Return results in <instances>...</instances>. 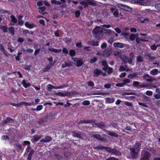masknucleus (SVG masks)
<instances>
[{
  "instance_id": "obj_36",
  "label": "nucleus",
  "mask_w": 160,
  "mask_h": 160,
  "mask_svg": "<svg viewBox=\"0 0 160 160\" xmlns=\"http://www.w3.org/2000/svg\"><path fill=\"white\" fill-rule=\"evenodd\" d=\"M1 139L3 141L8 140L9 139V138L8 136L7 135H4L2 136L1 137Z\"/></svg>"
},
{
  "instance_id": "obj_50",
  "label": "nucleus",
  "mask_w": 160,
  "mask_h": 160,
  "mask_svg": "<svg viewBox=\"0 0 160 160\" xmlns=\"http://www.w3.org/2000/svg\"><path fill=\"white\" fill-rule=\"evenodd\" d=\"M46 9V8L45 7H40L39 8V11L40 12L42 13Z\"/></svg>"
},
{
  "instance_id": "obj_58",
  "label": "nucleus",
  "mask_w": 160,
  "mask_h": 160,
  "mask_svg": "<svg viewBox=\"0 0 160 160\" xmlns=\"http://www.w3.org/2000/svg\"><path fill=\"white\" fill-rule=\"evenodd\" d=\"M140 22H142L143 23L145 22L146 21H148V19L147 18H141L139 20Z\"/></svg>"
},
{
  "instance_id": "obj_55",
  "label": "nucleus",
  "mask_w": 160,
  "mask_h": 160,
  "mask_svg": "<svg viewBox=\"0 0 160 160\" xmlns=\"http://www.w3.org/2000/svg\"><path fill=\"white\" fill-rule=\"evenodd\" d=\"M71 153L69 152H65L64 153V156L65 157L67 158H68L70 156Z\"/></svg>"
},
{
  "instance_id": "obj_25",
  "label": "nucleus",
  "mask_w": 160,
  "mask_h": 160,
  "mask_svg": "<svg viewBox=\"0 0 160 160\" xmlns=\"http://www.w3.org/2000/svg\"><path fill=\"white\" fill-rule=\"evenodd\" d=\"M113 46L115 47L122 48L123 47V44L120 42H115L114 43Z\"/></svg>"
},
{
  "instance_id": "obj_7",
  "label": "nucleus",
  "mask_w": 160,
  "mask_h": 160,
  "mask_svg": "<svg viewBox=\"0 0 160 160\" xmlns=\"http://www.w3.org/2000/svg\"><path fill=\"white\" fill-rule=\"evenodd\" d=\"M55 95L61 97H65L69 96L70 95V93L67 91H63L56 93Z\"/></svg>"
},
{
  "instance_id": "obj_23",
  "label": "nucleus",
  "mask_w": 160,
  "mask_h": 160,
  "mask_svg": "<svg viewBox=\"0 0 160 160\" xmlns=\"http://www.w3.org/2000/svg\"><path fill=\"white\" fill-rule=\"evenodd\" d=\"M25 25L26 27L30 29L33 28L35 26L34 24L32 23H29L27 22L25 23Z\"/></svg>"
},
{
  "instance_id": "obj_46",
  "label": "nucleus",
  "mask_w": 160,
  "mask_h": 160,
  "mask_svg": "<svg viewBox=\"0 0 160 160\" xmlns=\"http://www.w3.org/2000/svg\"><path fill=\"white\" fill-rule=\"evenodd\" d=\"M136 37L134 34H131L129 38L131 40L133 41L135 39Z\"/></svg>"
},
{
  "instance_id": "obj_35",
  "label": "nucleus",
  "mask_w": 160,
  "mask_h": 160,
  "mask_svg": "<svg viewBox=\"0 0 160 160\" xmlns=\"http://www.w3.org/2000/svg\"><path fill=\"white\" fill-rule=\"evenodd\" d=\"M137 74L136 73H132L129 74L128 76V77L131 79L133 78H134L137 77Z\"/></svg>"
},
{
  "instance_id": "obj_9",
  "label": "nucleus",
  "mask_w": 160,
  "mask_h": 160,
  "mask_svg": "<svg viewBox=\"0 0 160 160\" xmlns=\"http://www.w3.org/2000/svg\"><path fill=\"white\" fill-rule=\"evenodd\" d=\"M110 10L112 13H113V15L115 17H118L119 16V11L118 9L111 8L110 9Z\"/></svg>"
},
{
  "instance_id": "obj_44",
  "label": "nucleus",
  "mask_w": 160,
  "mask_h": 160,
  "mask_svg": "<svg viewBox=\"0 0 160 160\" xmlns=\"http://www.w3.org/2000/svg\"><path fill=\"white\" fill-rule=\"evenodd\" d=\"M66 87V86L65 85H62V86H61L59 87H58V86L55 87V86H53V88L56 89H60V88L62 89V88H63Z\"/></svg>"
},
{
  "instance_id": "obj_62",
  "label": "nucleus",
  "mask_w": 160,
  "mask_h": 160,
  "mask_svg": "<svg viewBox=\"0 0 160 160\" xmlns=\"http://www.w3.org/2000/svg\"><path fill=\"white\" fill-rule=\"evenodd\" d=\"M80 12L79 11H77L75 12V16L76 17H78L80 15Z\"/></svg>"
},
{
  "instance_id": "obj_10",
  "label": "nucleus",
  "mask_w": 160,
  "mask_h": 160,
  "mask_svg": "<svg viewBox=\"0 0 160 160\" xmlns=\"http://www.w3.org/2000/svg\"><path fill=\"white\" fill-rule=\"evenodd\" d=\"M89 135L94 138H96L100 141H102L103 140V138L99 134H96L92 132L90 133Z\"/></svg>"
},
{
  "instance_id": "obj_8",
  "label": "nucleus",
  "mask_w": 160,
  "mask_h": 160,
  "mask_svg": "<svg viewBox=\"0 0 160 160\" xmlns=\"http://www.w3.org/2000/svg\"><path fill=\"white\" fill-rule=\"evenodd\" d=\"M121 59L122 60L123 62L125 63H127L128 62L129 64H131L132 59H129V58L127 57L126 56H123L121 57Z\"/></svg>"
},
{
  "instance_id": "obj_38",
  "label": "nucleus",
  "mask_w": 160,
  "mask_h": 160,
  "mask_svg": "<svg viewBox=\"0 0 160 160\" xmlns=\"http://www.w3.org/2000/svg\"><path fill=\"white\" fill-rule=\"evenodd\" d=\"M80 3L81 4L84 8H87L88 7V2L84 1H82L80 2Z\"/></svg>"
},
{
  "instance_id": "obj_43",
  "label": "nucleus",
  "mask_w": 160,
  "mask_h": 160,
  "mask_svg": "<svg viewBox=\"0 0 160 160\" xmlns=\"http://www.w3.org/2000/svg\"><path fill=\"white\" fill-rule=\"evenodd\" d=\"M87 85L88 86L93 87L94 85V84L92 81H89L87 82Z\"/></svg>"
},
{
  "instance_id": "obj_30",
  "label": "nucleus",
  "mask_w": 160,
  "mask_h": 160,
  "mask_svg": "<svg viewBox=\"0 0 160 160\" xmlns=\"http://www.w3.org/2000/svg\"><path fill=\"white\" fill-rule=\"evenodd\" d=\"M8 30L9 31V33L11 34L12 35H13L14 34V29L13 27H10L8 28Z\"/></svg>"
},
{
  "instance_id": "obj_64",
  "label": "nucleus",
  "mask_w": 160,
  "mask_h": 160,
  "mask_svg": "<svg viewBox=\"0 0 160 160\" xmlns=\"http://www.w3.org/2000/svg\"><path fill=\"white\" fill-rule=\"evenodd\" d=\"M106 160H118V159L114 157H111L108 158H106Z\"/></svg>"
},
{
  "instance_id": "obj_37",
  "label": "nucleus",
  "mask_w": 160,
  "mask_h": 160,
  "mask_svg": "<svg viewBox=\"0 0 160 160\" xmlns=\"http://www.w3.org/2000/svg\"><path fill=\"white\" fill-rule=\"evenodd\" d=\"M42 137V136H38V135H35L33 137V140L34 141L36 142L38 140H39V139H40Z\"/></svg>"
},
{
  "instance_id": "obj_27",
  "label": "nucleus",
  "mask_w": 160,
  "mask_h": 160,
  "mask_svg": "<svg viewBox=\"0 0 160 160\" xmlns=\"http://www.w3.org/2000/svg\"><path fill=\"white\" fill-rule=\"evenodd\" d=\"M76 61L77 62V66L78 67L80 66H82L83 64L82 61L81 59L77 58Z\"/></svg>"
},
{
  "instance_id": "obj_17",
  "label": "nucleus",
  "mask_w": 160,
  "mask_h": 160,
  "mask_svg": "<svg viewBox=\"0 0 160 160\" xmlns=\"http://www.w3.org/2000/svg\"><path fill=\"white\" fill-rule=\"evenodd\" d=\"M52 140L51 138L47 136L44 139H42L40 140L41 142H47L51 141Z\"/></svg>"
},
{
  "instance_id": "obj_14",
  "label": "nucleus",
  "mask_w": 160,
  "mask_h": 160,
  "mask_svg": "<svg viewBox=\"0 0 160 160\" xmlns=\"http://www.w3.org/2000/svg\"><path fill=\"white\" fill-rule=\"evenodd\" d=\"M145 88L146 89H149L152 88L151 84L148 83H141V86L140 88Z\"/></svg>"
},
{
  "instance_id": "obj_28",
  "label": "nucleus",
  "mask_w": 160,
  "mask_h": 160,
  "mask_svg": "<svg viewBox=\"0 0 160 160\" xmlns=\"http://www.w3.org/2000/svg\"><path fill=\"white\" fill-rule=\"evenodd\" d=\"M11 18V21L14 23H16L17 22V20L15 17L13 15H11L10 17Z\"/></svg>"
},
{
  "instance_id": "obj_34",
  "label": "nucleus",
  "mask_w": 160,
  "mask_h": 160,
  "mask_svg": "<svg viewBox=\"0 0 160 160\" xmlns=\"http://www.w3.org/2000/svg\"><path fill=\"white\" fill-rule=\"evenodd\" d=\"M21 104L22 105H24L25 106H31L33 105V103L27 102H21Z\"/></svg>"
},
{
  "instance_id": "obj_2",
  "label": "nucleus",
  "mask_w": 160,
  "mask_h": 160,
  "mask_svg": "<svg viewBox=\"0 0 160 160\" xmlns=\"http://www.w3.org/2000/svg\"><path fill=\"white\" fill-rule=\"evenodd\" d=\"M103 30L102 27H96L93 30V32L94 35L97 37V38L100 39L97 37V36L99 35V36H102V30Z\"/></svg>"
},
{
  "instance_id": "obj_61",
  "label": "nucleus",
  "mask_w": 160,
  "mask_h": 160,
  "mask_svg": "<svg viewBox=\"0 0 160 160\" xmlns=\"http://www.w3.org/2000/svg\"><path fill=\"white\" fill-rule=\"evenodd\" d=\"M154 98L156 99H160V94L156 93L154 94Z\"/></svg>"
},
{
  "instance_id": "obj_41",
  "label": "nucleus",
  "mask_w": 160,
  "mask_h": 160,
  "mask_svg": "<svg viewBox=\"0 0 160 160\" xmlns=\"http://www.w3.org/2000/svg\"><path fill=\"white\" fill-rule=\"evenodd\" d=\"M90 104V102L88 100H85L82 102V104L84 106H87Z\"/></svg>"
},
{
  "instance_id": "obj_3",
  "label": "nucleus",
  "mask_w": 160,
  "mask_h": 160,
  "mask_svg": "<svg viewBox=\"0 0 160 160\" xmlns=\"http://www.w3.org/2000/svg\"><path fill=\"white\" fill-rule=\"evenodd\" d=\"M131 2L133 4L136 3L143 6H149L151 4L150 2L145 0H136V1L132 0Z\"/></svg>"
},
{
  "instance_id": "obj_12",
  "label": "nucleus",
  "mask_w": 160,
  "mask_h": 160,
  "mask_svg": "<svg viewBox=\"0 0 160 160\" xmlns=\"http://www.w3.org/2000/svg\"><path fill=\"white\" fill-rule=\"evenodd\" d=\"M93 72L94 76L97 77L102 72V71L99 69H95L94 70Z\"/></svg>"
},
{
  "instance_id": "obj_19",
  "label": "nucleus",
  "mask_w": 160,
  "mask_h": 160,
  "mask_svg": "<svg viewBox=\"0 0 160 160\" xmlns=\"http://www.w3.org/2000/svg\"><path fill=\"white\" fill-rule=\"evenodd\" d=\"M106 132L108 135H110L114 137H118V135L117 133H115L112 132H111L108 130H105Z\"/></svg>"
},
{
  "instance_id": "obj_31",
  "label": "nucleus",
  "mask_w": 160,
  "mask_h": 160,
  "mask_svg": "<svg viewBox=\"0 0 160 160\" xmlns=\"http://www.w3.org/2000/svg\"><path fill=\"white\" fill-rule=\"evenodd\" d=\"M133 85L136 86L137 88H141V83L138 81H134L133 82Z\"/></svg>"
},
{
  "instance_id": "obj_20",
  "label": "nucleus",
  "mask_w": 160,
  "mask_h": 160,
  "mask_svg": "<svg viewBox=\"0 0 160 160\" xmlns=\"http://www.w3.org/2000/svg\"><path fill=\"white\" fill-rule=\"evenodd\" d=\"M96 124L97 125L98 127L100 128L103 129L107 128L106 126L102 122L97 123H96Z\"/></svg>"
},
{
  "instance_id": "obj_59",
  "label": "nucleus",
  "mask_w": 160,
  "mask_h": 160,
  "mask_svg": "<svg viewBox=\"0 0 160 160\" xmlns=\"http://www.w3.org/2000/svg\"><path fill=\"white\" fill-rule=\"evenodd\" d=\"M116 86L117 87H122L125 86L124 84L123 83V82L121 83H117Z\"/></svg>"
},
{
  "instance_id": "obj_13",
  "label": "nucleus",
  "mask_w": 160,
  "mask_h": 160,
  "mask_svg": "<svg viewBox=\"0 0 160 160\" xmlns=\"http://www.w3.org/2000/svg\"><path fill=\"white\" fill-rule=\"evenodd\" d=\"M160 73V72L157 69H154L150 72V74L153 76L157 75Z\"/></svg>"
},
{
  "instance_id": "obj_45",
  "label": "nucleus",
  "mask_w": 160,
  "mask_h": 160,
  "mask_svg": "<svg viewBox=\"0 0 160 160\" xmlns=\"http://www.w3.org/2000/svg\"><path fill=\"white\" fill-rule=\"evenodd\" d=\"M108 73L110 75L113 71V68H112L108 67Z\"/></svg>"
},
{
  "instance_id": "obj_24",
  "label": "nucleus",
  "mask_w": 160,
  "mask_h": 160,
  "mask_svg": "<svg viewBox=\"0 0 160 160\" xmlns=\"http://www.w3.org/2000/svg\"><path fill=\"white\" fill-rule=\"evenodd\" d=\"M106 102L108 103H112L115 101L114 98H107L106 99Z\"/></svg>"
},
{
  "instance_id": "obj_5",
  "label": "nucleus",
  "mask_w": 160,
  "mask_h": 160,
  "mask_svg": "<svg viewBox=\"0 0 160 160\" xmlns=\"http://www.w3.org/2000/svg\"><path fill=\"white\" fill-rule=\"evenodd\" d=\"M106 151L112 154L119 156L121 155V153L115 149H112L111 148L107 147L106 148Z\"/></svg>"
},
{
  "instance_id": "obj_63",
  "label": "nucleus",
  "mask_w": 160,
  "mask_h": 160,
  "mask_svg": "<svg viewBox=\"0 0 160 160\" xmlns=\"http://www.w3.org/2000/svg\"><path fill=\"white\" fill-rule=\"evenodd\" d=\"M125 70V68H124V67L122 66H121L120 67V68L119 69V70L120 72H122L123 71H124Z\"/></svg>"
},
{
  "instance_id": "obj_16",
  "label": "nucleus",
  "mask_w": 160,
  "mask_h": 160,
  "mask_svg": "<svg viewBox=\"0 0 160 160\" xmlns=\"http://www.w3.org/2000/svg\"><path fill=\"white\" fill-rule=\"evenodd\" d=\"M48 50L52 52H53L55 53L60 52H61L62 50L61 49H56L52 47L48 48Z\"/></svg>"
},
{
  "instance_id": "obj_1",
  "label": "nucleus",
  "mask_w": 160,
  "mask_h": 160,
  "mask_svg": "<svg viewBox=\"0 0 160 160\" xmlns=\"http://www.w3.org/2000/svg\"><path fill=\"white\" fill-rule=\"evenodd\" d=\"M140 144L139 143L137 142L133 148H130V153L132 158L133 159L136 158L140 151Z\"/></svg>"
},
{
  "instance_id": "obj_42",
  "label": "nucleus",
  "mask_w": 160,
  "mask_h": 160,
  "mask_svg": "<svg viewBox=\"0 0 160 160\" xmlns=\"http://www.w3.org/2000/svg\"><path fill=\"white\" fill-rule=\"evenodd\" d=\"M114 55L117 57H121V53L118 51H116L114 52L113 53Z\"/></svg>"
},
{
  "instance_id": "obj_48",
  "label": "nucleus",
  "mask_w": 160,
  "mask_h": 160,
  "mask_svg": "<svg viewBox=\"0 0 160 160\" xmlns=\"http://www.w3.org/2000/svg\"><path fill=\"white\" fill-rule=\"evenodd\" d=\"M47 88H48V91L50 92L53 88V86L51 84H49L47 86Z\"/></svg>"
},
{
  "instance_id": "obj_21",
  "label": "nucleus",
  "mask_w": 160,
  "mask_h": 160,
  "mask_svg": "<svg viewBox=\"0 0 160 160\" xmlns=\"http://www.w3.org/2000/svg\"><path fill=\"white\" fill-rule=\"evenodd\" d=\"M148 37H146L144 38H141L140 39L139 38H136V41L139 44L140 42V41L143 42L148 41V40L147 39H148Z\"/></svg>"
},
{
  "instance_id": "obj_15",
  "label": "nucleus",
  "mask_w": 160,
  "mask_h": 160,
  "mask_svg": "<svg viewBox=\"0 0 160 160\" xmlns=\"http://www.w3.org/2000/svg\"><path fill=\"white\" fill-rule=\"evenodd\" d=\"M102 66H103V67L102 68V70L104 71L107 70L108 66V65L107 62L106 61L103 60L102 62Z\"/></svg>"
},
{
  "instance_id": "obj_53",
  "label": "nucleus",
  "mask_w": 160,
  "mask_h": 160,
  "mask_svg": "<svg viewBox=\"0 0 160 160\" xmlns=\"http://www.w3.org/2000/svg\"><path fill=\"white\" fill-rule=\"evenodd\" d=\"M42 108V105H40L38 106L36 109H34V110H37V111H39L41 110Z\"/></svg>"
},
{
  "instance_id": "obj_4",
  "label": "nucleus",
  "mask_w": 160,
  "mask_h": 160,
  "mask_svg": "<svg viewBox=\"0 0 160 160\" xmlns=\"http://www.w3.org/2000/svg\"><path fill=\"white\" fill-rule=\"evenodd\" d=\"M117 5L118 7L120 9L128 12H130L132 10V8L131 7L123 4L119 3Z\"/></svg>"
},
{
  "instance_id": "obj_49",
  "label": "nucleus",
  "mask_w": 160,
  "mask_h": 160,
  "mask_svg": "<svg viewBox=\"0 0 160 160\" xmlns=\"http://www.w3.org/2000/svg\"><path fill=\"white\" fill-rule=\"evenodd\" d=\"M12 119L10 118H8L4 122V123H7L8 122H10L11 121H12Z\"/></svg>"
},
{
  "instance_id": "obj_29",
  "label": "nucleus",
  "mask_w": 160,
  "mask_h": 160,
  "mask_svg": "<svg viewBox=\"0 0 160 160\" xmlns=\"http://www.w3.org/2000/svg\"><path fill=\"white\" fill-rule=\"evenodd\" d=\"M0 28L4 32H7L8 31V28L5 26H0Z\"/></svg>"
},
{
  "instance_id": "obj_39",
  "label": "nucleus",
  "mask_w": 160,
  "mask_h": 160,
  "mask_svg": "<svg viewBox=\"0 0 160 160\" xmlns=\"http://www.w3.org/2000/svg\"><path fill=\"white\" fill-rule=\"evenodd\" d=\"M90 122V120H81L79 121L78 123V124H82L83 123H89Z\"/></svg>"
},
{
  "instance_id": "obj_6",
  "label": "nucleus",
  "mask_w": 160,
  "mask_h": 160,
  "mask_svg": "<svg viewBox=\"0 0 160 160\" xmlns=\"http://www.w3.org/2000/svg\"><path fill=\"white\" fill-rule=\"evenodd\" d=\"M142 160H149V158L151 156V154L147 152L143 151L142 153Z\"/></svg>"
},
{
  "instance_id": "obj_47",
  "label": "nucleus",
  "mask_w": 160,
  "mask_h": 160,
  "mask_svg": "<svg viewBox=\"0 0 160 160\" xmlns=\"http://www.w3.org/2000/svg\"><path fill=\"white\" fill-rule=\"evenodd\" d=\"M76 52L74 50H71L69 51V54L71 56H73L75 55Z\"/></svg>"
},
{
  "instance_id": "obj_18",
  "label": "nucleus",
  "mask_w": 160,
  "mask_h": 160,
  "mask_svg": "<svg viewBox=\"0 0 160 160\" xmlns=\"http://www.w3.org/2000/svg\"><path fill=\"white\" fill-rule=\"evenodd\" d=\"M150 76L148 74H146L143 76V78L145 79L146 81L148 82H152V81H155L156 80L155 79H149Z\"/></svg>"
},
{
  "instance_id": "obj_54",
  "label": "nucleus",
  "mask_w": 160,
  "mask_h": 160,
  "mask_svg": "<svg viewBox=\"0 0 160 160\" xmlns=\"http://www.w3.org/2000/svg\"><path fill=\"white\" fill-rule=\"evenodd\" d=\"M15 147L17 148L18 150H21L22 148V146L19 144H17L15 145Z\"/></svg>"
},
{
  "instance_id": "obj_60",
  "label": "nucleus",
  "mask_w": 160,
  "mask_h": 160,
  "mask_svg": "<svg viewBox=\"0 0 160 160\" xmlns=\"http://www.w3.org/2000/svg\"><path fill=\"white\" fill-rule=\"evenodd\" d=\"M30 144V142L29 141H24L23 142V146H25L26 145H28V146H29Z\"/></svg>"
},
{
  "instance_id": "obj_26",
  "label": "nucleus",
  "mask_w": 160,
  "mask_h": 160,
  "mask_svg": "<svg viewBox=\"0 0 160 160\" xmlns=\"http://www.w3.org/2000/svg\"><path fill=\"white\" fill-rule=\"evenodd\" d=\"M22 84L23 85V87L25 88H26L30 86V83L29 82L27 83L26 80L25 79L23 80L22 82Z\"/></svg>"
},
{
  "instance_id": "obj_32",
  "label": "nucleus",
  "mask_w": 160,
  "mask_h": 160,
  "mask_svg": "<svg viewBox=\"0 0 160 160\" xmlns=\"http://www.w3.org/2000/svg\"><path fill=\"white\" fill-rule=\"evenodd\" d=\"M160 47V44L156 45L154 44V45L151 46V49L153 50H155L157 49L158 47Z\"/></svg>"
},
{
  "instance_id": "obj_11",
  "label": "nucleus",
  "mask_w": 160,
  "mask_h": 160,
  "mask_svg": "<svg viewBox=\"0 0 160 160\" xmlns=\"http://www.w3.org/2000/svg\"><path fill=\"white\" fill-rule=\"evenodd\" d=\"M111 53L112 52L111 50L106 49L103 52L102 55L104 57H108L110 55Z\"/></svg>"
},
{
  "instance_id": "obj_57",
  "label": "nucleus",
  "mask_w": 160,
  "mask_h": 160,
  "mask_svg": "<svg viewBox=\"0 0 160 160\" xmlns=\"http://www.w3.org/2000/svg\"><path fill=\"white\" fill-rule=\"evenodd\" d=\"M97 59V58L96 57H94L93 58H92L90 60V62L91 63H93L95 62Z\"/></svg>"
},
{
  "instance_id": "obj_56",
  "label": "nucleus",
  "mask_w": 160,
  "mask_h": 160,
  "mask_svg": "<svg viewBox=\"0 0 160 160\" xmlns=\"http://www.w3.org/2000/svg\"><path fill=\"white\" fill-rule=\"evenodd\" d=\"M138 104L140 106H142L146 108L148 107L147 105L145 103L139 102Z\"/></svg>"
},
{
  "instance_id": "obj_40",
  "label": "nucleus",
  "mask_w": 160,
  "mask_h": 160,
  "mask_svg": "<svg viewBox=\"0 0 160 160\" xmlns=\"http://www.w3.org/2000/svg\"><path fill=\"white\" fill-rule=\"evenodd\" d=\"M143 61V58L141 56H138L137 58V61L142 62Z\"/></svg>"
},
{
  "instance_id": "obj_51",
  "label": "nucleus",
  "mask_w": 160,
  "mask_h": 160,
  "mask_svg": "<svg viewBox=\"0 0 160 160\" xmlns=\"http://www.w3.org/2000/svg\"><path fill=\"white\" fill-rule=\"evenodd\" d=\"M130 82V80L129 79H126L123 80V83L124 84V85L127 84L129 83Z\"/></svg>"
},
{
  "instance_id": "obj_52",
  "label": "nucleus",
  "mask_w": 160,
  "mask_h": 160,
  "mask_svg": "<svg viewBox=\"0 0 160 160\" xmlns=\"http://www.w3.org/2000/svg\"><path fill=\"white\" fill-rule=\"evenodd\" d=\"M146 94L148 96H151L153 94L152 92L150 91H147L146 92Z\"/></svg>"
},
{
  "instance_id": "obj_22",
  "label": "nucleus",
  "mask_w": 160,
  "mask_h": 160,
  "mask_svg": "<svg viewBox=\"0 0 160 160\" xmlns=\"http://www.w3.org/2000/svg\"><path fill=\"white\" fill-rule=\"evenodd\" d=\"M23 17V16L19 15L18 17V23L20 25L22 26L24 23L23 21L22 20V19Z\"/></svg>"
},
{
  "instance_id": "obj_33",
  "label": "nucleus",
  "mask_w": 160,
  "mask_h": 160,
  "mask_svg": "<svg viewBox=\"0 0 160 160\" xmlns=\"http://www.w3.org/2000/svg\"><path fill=\"white\" fill-rule=\"evenodd\" d=\"M107 148V147H105L102 146H99L97 147H94L95 149H105L106 150V148Z\"/></svg>"
}]
</instances>
